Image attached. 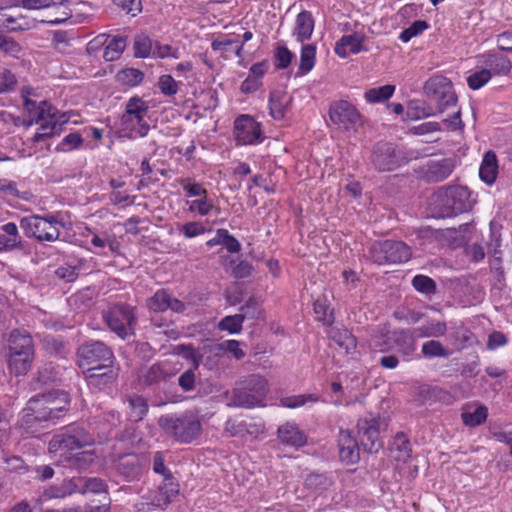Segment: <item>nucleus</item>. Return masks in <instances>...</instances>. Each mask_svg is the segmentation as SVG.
<instances>
[{
    "label": "nucleus",
    "instance_id": "f257e3e1",
    "mask_svg": "<svg viewBox=\"0 0 512 512\" xmlns=\"http://www.w3.org/2000/svg\"><path fill=\"white\" fill-rule=\"evenodd\" d=\"M473 204L471 192L464 186L442 187L434 194L431 202L436 218H449L468 212Z\"/></svg>",
    "mask_w": 512,
    "mask_h": 512
},
{
    "label": "nucleus",
    "instance_id": "f03ea898",
    "mask_svg": "<svg viewBox=\"0 0 512 512\" xmlns=\"http://www.w3.org/2000/svg\"><path fill=\"white\" fill-rule=\"evenodd\" d=\"M35 355L32 336L25 330L15 329L8 338L7 365L11 374L23 376L31 369Z\"/></svg>",
    "mask_w": 512,
    "mask_h": 512
},
{
    "label": "nucleus",
    "instance_id": "7ed1b4c3",
    "mask_svg": "<svg viewBox=\"0 0 512 512\" xmlns=\"http://www.w3.org/2000/svg\"><path fill=\"white\" fill-rule=\"evenodd\" d=\"M158 425L166 435L182 444H189L201 435V422L192 411L166 414L158 419Z\"/></svg>",
    "mask_w": 512,
    "mask_h": 512
},
{
    "label": "nucleus",
    "instance_id": "20e7f679",
    "mask_svg": "<svg viewBox=\"0 0 512 512\" xmlns=\"http://www.w3.org/2000/svg\"><path fill=\"white\" fill-rule=\"evenodd\" d=\"M268 391V382L263 376L249 375L232 390L229 406L248 409L263 406Z\"/></svg>",
    "mask_w": 512,
    "mask_h": 512
},
{
    "label": "nucleus",
    "instance_id": "39448f33",
    "mask_svg": "<svg viewBox=\"0 0 512 512\" xmlns=\"http://www.w3.org/2000/svg\"><path fill=\"white\" fill-rule=\"evenodd\" d=\"M103 319L112 332L125 340L135 332L136 307L126 303L114 304L103 312Z\"/></svg>",
    "mask_w": 512,
    "mask_h": 512
},
{
    "label": "nucleus",
    "instance_id": "423d86ee",
    "mask_svg": "<svg viewBox=\"0 0 512 512\" xmlns=\"http://www.w3.org/2000/svg\"><path fill=\"white\" fill-rule=\"evenodd\" d=\"M43 394L33 396L20 413L19 424L27 433H34L47 423H55Z\"/></svg>",
    "mask_w": 512,
    "mask_h": 512
},
{
    "label": "nucleus",
    "instance_id": "0eeeda50",
    "mask_svg": "<svg viewBox=\"0 0 512 512\" xmlns=\"http://www.w3.org/2000/svg\"><path fill=\"white\" fill-rule=\"evenodd\" d=\"M148 109L147 102L140 97L135 96L127 101L125 112L121 117V125L130 138L145 137L148 134L150 125L145 121Z\"/></svg>",
    "mask_w": 512,
    "mask_h": 512
},
{
    "label": "nucleus",
    "instance_id": "6e6552de",
    "mask_svg": "<svg viewBox=\"0 0 512 512\" xmlns=\"http://www.w3.org/2000/svg\"><path fill=\"white\" fill-rule=\"evenodd\" d=\"M369 254L374 263L386 265L407 262L411 258L412 251L406 243L388 239L374 242L369 249Z\"/></svg>",
    "mask_w": 512,
    "mask_h": 512
},
{
    "label": "nucleus",
    "instance_id": "1a4fd4ad",
    "mask_svg": "<svg viewBox=\"0 0 512 512\" xmlns=\"http://www.w3.org/2000/svg\"><path fill=\"white\" fill-rule=\"evenodd\" d=\"M424 94L435 101L438 113H443L457 104L458 98L453 83L447 77L436 74L427 79L423 86Z\"/></svg>",
    "mask_w": 512,
    "mask_h": 512
},
{
    "label": "nucleus",
    "instance_id": "9d476101",
    "mask_svg": "<svg viewBox=\"0 0 512 512\" xmlns=\"http://www.w3.org/2000/svg\"><path fill=\"white\" fill-rule=\"evenodd\" d=\"M63 226L52 214L46 216L32 215L24 217L20 221V226L24 230L25 235L29 238L33 237L38 241L53 242L59 239L60 231L57 225Z\"/></svg>",
    "mask_w": 512,
    "mask_h": 512
},
{
    "label": "nucleus",
    "instance_id": "9b49d317",
    "mask_svg": "<svg viewBox=\"0 0 512 512\" xmlns=\"http://www.w3.org/2000/svg\"><path fill=\"white\" fill-rule=\"evenodd\" d=\"M408 161L405 153L390 142H378L371 151L370 163L379 172L394 171Z\"/></svg>",
    "mask_w": 512,
    "mask_h": 512
},
{
    "label": "nucleus",
    "instance_id": "f8f14e48",
    "mask_svg": "<svg viewBox=\"0 0 512 512\" xmlns=\"http://www.w3.org/2000/svg\"><path fill=\"white\" fill-rule=\"evenodd\" d=\"M92 435L82 424H71L66 426L61 433L51 439L49 446L51 450L73 451L93 444Z\"/></svg>",
    "mask_w": 512,
    "mask_h": 512
},
{
    "label": "nucleus",
    "instance_id": "ddd939ff",
    "mask_svg": "<svg viewBox=\"0 0 512 512\" xmlns=\"http://www.w3.org/2000/svg\"><path fill=\"white\" fill-rule=\"evenodd\" d=\"M78 366L84 371L88 367L113 364L112 350L102 341L91 340L81 344L77 349Z\"/></svg>",
    "mask_w": 512,
    "mask_h": 512
},
{
    "label": "nucleus",
    "instance_id": "4468645a",
    "mask_svg": "<svg viewBox=\"0 0 512 512\" xmlns=\"http://www.w3.org/2000/svg\"><path fill=\"white\" fill-rule=\"evenodd\" d=\"M387 425L380 417L369 415L357 422L358 435L363 450L369 454L377 453L383 446L380 431Z\"/></svg>",
    "mask_w": 512,
    "mask_h": 512
},
{
    "label": "nucleus",
    "instance_id": "2eb2a0df",
    "mask_svg": "<svg viewBox=\"0 0 512 512\" xmlns=\"http://www.w3.org/2000/svg\"><path fill=\"white\" fill-rule=\"evenodd\" d=\"M69 4V0H20L14 3L13 6H20L27 10L55 9L57 16L53 19L41 20V23L58 25L72 17ZM8 7H12V5Z\"/></svg>",
    "mask_w": 512,
    "mask_h": 512
},
{
    "label": "nucleus",
    "instance_id": "dca6fc26",
    "mask_svg": "<svg viewBox=\"0 0 512 512\" xmlns=\"http://www.w3.org/2000/svg\"><path fill=\"white\" fill-rule=\"evenodd\" d=\"M330 120L346 129L350 130L362 121V116L357 108L346 100L334 101L329 107Z\"/></svg>",
    "mask_w": 512,
    "mask_h": 512
},
{
    "label": "nucleus",
    "instance_id": "f3484780",
    "mask_svg": "<svg viewBox=\"0 0 512 512\" xmlns=\"http://www.w3.org/2000/svg\"><path fill=\"white\" fill-rule=\"evenodd\" d=\"M455 167L454 158L429 159L419 168L418 173L427 183H438L447 179Z\"/></svg>",
    "mask_w": 512,
    "mask_h": 512
},
{
    "label": "nucleus",
    "instance_id": "a211bd4d",
    "mask_svg": "<svg viewBox=\"0 0 512 512\" xmlns=\"http://www.w3.org/2000/svg\"><path fill=\"white\" fill-rule=\"evenodd\" d=\"M29 94L30 92L26 89L22 90L24 108L29 115V119L24 120L22 123L24 126L30 127L34 124L42 123L61 113L46 100L37 103L35 100L30 99L28 97Z\"/></svg>",
    "mask_w": 512,
    "mask_h": 512
},
{
    "label": "nucleus",
    "instance_id": "6ab92c4d",
    "mask_svg": "<svg viewBox=\"0 0 512 512\" xmlns=\"http://www.w3.org/2000/svg\"><path fill=\"white\" fill-rule=\"evenodd\" d=\"M234 136L237 142L243 145H253L263 140L260 124L245 114L235 119Z\"/></svg>",
    "mask_w": 512,
    "mask_h": 512
},
{
    "label": "nucleus",
    "instance_id": "aec40b11",
    "mask_svg": "<svg viewBox=\"0 0 512 512\" xmlns=\"http://www.w3.org/2000/svg\"><path fill=\"white\" fill-rule=\"evenodd\" d=\"M83 373L89 388L98 391L111 384L117 376L112 364L88 367Z\"/></svg>",
    "mask_w": 512,
    "mask_h": 512
},
{
    "label": "nucleus",
    "instance_id": "412c9836",
    "mask_svg": "<svg viewBox=\"0 0 512 512\" xmlns=\"http://www.w3.org/2000/svg\"><path fill=\"white\" fill-rule=\"evenodd\" d=\"M146 306L151 312L161 313L170 309L176 313H182L185 310V304L164 290H157L153 296L146 300Z\"/></svg>",
    "mask_w": 512,
    "mask_h": 512
},
{
    "label": "nucleus",
    "instance_id": "4be33fe9",
    "mask_svg": "<svg viewBox=\"0 0 512 512\" xmlns=\"http://www.w3.org/2000/svg\"><path fill=\"white\" fill-rule=\"evenodd\" d=\"M338 447L340 460L346 464H356L360 459L358 442L349 430L340 429L338 436Z\"/></svg>",
    "mask_w": 512,
    "mask_h": 512
},
{
    "label": "nucleus",
    "instance_id": "5701e85b",
    "mask_svg": "<svg viewBox=\"0 0 512 512\" xmlns=\"http://www.w3.org/2000/svg\"><path fill=\"white\" fill-rule=\"evenodd\" d=\"M69 121L66 113H60L55 117L41 123L39 131L32 137L33 143H38L61 133V127Z\"/></svg>",
    "mask_w": 512,
    "mask_h": 512
},
{
    "label": "nucleus",
    "instance_id": "b1692460",
    "mask_svg": "<svg viewBox=\"0 0 512 512\" xmlns=\"http://www.w3.org/2000/svg\"><path fill=\"white\" fill-rule=\"evenodd\" d=\"M179 494V484L171 478H164L152 500L153 505L165 509Z\"/></svg>",
    "mask_w": 512,
    "mask_h": 512
},
{
    "label": "nucleus",
    "instance_id": "393cba45",
    "mask_svg": "<svg viewBox=\"0 0 512 512\" xmlns=\"http://www.w3.org/2000/svg\"><path fill=\"white\" fill-rule=\"evenodd\" d=\"M481 62L486 70H491L492 75L506 76L512 68V62L499 53H486L481 56Z\"/></svg>",
    "mask_w": 512,
    "mask_h": 512
},
{
    "label": "nucleus",
    "instance_id": "a878e982",
    "mask_svg": "<svg viewBox=\"0 0 512 512\" xmlns=\"http://www.w3.org/2000/svg\"><path fill=\"white\" fill-rule=\"evenodd\" d=\"M116 470L127 481L136 480L142 473L140 458L135 454L121 456L116 464Z\"/></svg>",
    "mask_w": 512,
    "mask_h": 512
},
{
    "label": "nucleus",
    "instance_id": "bb28decb",
    "mask_svg": "<svg viewBox=\"0 0 512 512\" xmlns=\"http://www.w3.org/2000/svg\"><path fill=\"white\" fill-rule=\"evenodd\" d=\"M398 352L404 357H410L416 351V334L413 329H399L392 332Z\"/></svg>",
    "mask_w": 512,
    "mask_h": 512
},
{
    "label": "nucleus",
    "instance_id": "cd10ccee",
    "mask_svg": "<svg viewBox=\"0 0 512 512\" xmlns=\"http://www.w3.org/2000/svg\"><path fill=\"white\" fill-rule=\"evenodd\" d=\"M277 433L279 440L285 445L299 448L307 442L305 434L294 424L285 423L278 428Z\"/></svg>",
    "mask_w": 512,
    "mask_h": 512
},
{
    "label": "nucleus",
    "instance_id": "c85d7f7f",
    "mask_svg": "<svg viewBox=\"0 0 512 512\" xmlns=\"http://www.w3.org/2000/svg\"><path fill=\"white\" fill-rule=\"evenodd\" d=\"M4 234H0V251H13L21 249L22 239L15 223L9 222L1 227Z\"/></svg>",
    "mask_w": 512,
    "mask_h": 512
},
{
    "label": "nucleus",
    "instance_id": "c756f323",
    "mask_svg": "<svg viewBox=\"0 0 512 512\" xmlns=\"http://www.w3.org/2000/svg\"><path fill=\"white\" fill-rule=\"evenodd\" d=\"M170 376L162 363H154L141 372L139 380L144 387H150L165 382Z\"/></svg>",
    "mask_w": 512,
    "mask_h": 512
},
{
    "label": "nucleus",
    "instance_id": "7c9ffc66",
    "mask_svg": "<svg viewBox=\"0 0 512 512\" xmlns=\"http://www.w3.org/2000/svg\"><path fill=\"white\" fill-rule=\"evenodd\" d=\"M363 41L364 36L357 33L344 35L336 42L335 53L341 58L347 57L349 53L356 54L362 50Z\"/></svg>",
    "mask_w": 512,
    "mask_h": 512
},
{
    "label": "nucleus",
    "instance_id": "2f4dec72",
    "mask_svg": "<svg viewBox=\"0 0 512 512\" xmlns=\"http://www.w3.org/2000/svg\"><path fill=\"white\" fill-rule=\"evenodd\" d=\"M43 395L47 400L50 412H52L55 421L58 420L68 409L70 403L68 393L64 391L53 390L47 393H43Z\"/></svg>",
    "mask_w": 512,
    "mask_h": 512
},
{
    "label": "nucleus",
    "instance_id": "473e14b6",
    "mask_svg": "<svg viewBox=\"0 0 512 512\" xmlns=\"http://www.w3.org/2000/svg\"><path fill=\"white\" fill-rule=\"evenodd\" d=\"M314 30V18L310 11H301L295 21L293 35L299 42L309 40Z\"/></svg>",
    "mask_w": 512,
    "mask_h": 512
},
{
    "label": "nucleus",
    "instance_id": "72a5a7b5",
    "mask_svg": "<svg viewBox=\"0 0 512 512\" xmlns=\"http://www.w3.org/2000/svg\"><path fill=\"white\" fill-rule=\"evenodd\" d=\"M498 174V161L493 151L484 154L482 163L479 168V176L482 181L491 185L495 182Z\"/></svg>",
    "mask_w": 512,
    "mask_h": 512
},
{
    "label": "nucleus",
    "instance_id": "f704fd0d",
    "mask_svg": "<svg viewBox=\"0 0 512 512\" xmlns=\"http://www.w3.org/2000/svg\"><path fill=\"white\" fill-rule=\"evenodd\" d=\"M80 484H82V478L64 480L60 485L47 489L45 495L49 498H64L75 492H80Z\"/></svg>",
    "mask_w": 512,
    "mask_h": 512
},
{
    "label": "nucleus",
    "instance_id": "c9c22d12",
    "mask_svg": "<svg viewBox=\"0 0 512 512\" xmlns=\"http://www.w3.org/2000/svg\"><path fill=\"white\" fill-rule=\"evenodd\" d=\"M291 98L282 91H272L269 96L270 115L275 120H282L285 117L286 106Z\"/></svg>",
    "mask_w": 512,
    "mask_h": 512
},
{
    "label": "nucleus",
    "instance_id": "e433bc0d",
    "mask_svg": "<svg viewBox=\"0 0 512 512\" xmlns=\"http://www.w3.org/2000/svg\"><path fill=\"white\" fill-rule=\"evenodd\" d=\"M330 338L347 353L354 350L357 346L356 338L346 328L334 327L330 331Z\"/></svg>",
    "mask_w": 512,
    "mask_h": 512
},
{
    "label": "nucleus",
    "instance_id": "4c0bfd02",
    "mask_svg": "<svg viewBox=\"0 0 512 512\" xmlns=\"http://www.w3.org/2000/svg\"><path fill=\"white\" fill-rule=\"evenodd\" d=\"M129 417L134 422L141 421L148 412V403L142 397L134 395L128 398Z\"/></svg>",
    "mask_w": 512,
    "mask_h": 512
},
{
    "label": "nucleus",
    "instance_id": "58836bf2",
    "mask_svg": "<svg viewBox=\"0 0 512 512\" xmlns=\"http://www.w3.org/2000/svg\"><path fill=\"white\" fill-rule=\"evenodd\" d=\"M435 112L432 107L423 100H412L406 111V115L410 120H418L433 116Z\"/></svg>",
    "mask_w": 512,
    "mask_h": 512
},
{
    "label": "nucleus",
    "instance_id": "ea45409f",
    "mask_svg": "<svg viewBox=\"0 0 512 512\" xmlns=\"http://www.w3.org/2000/svg\"><path fill=\"white\" fill-rule=\"evenodd\" d=\"M316 47L313 44H306L302 46L300 53L299 72L300 75H305L310 72L315 65Z\"/></svg>",
    "mask_w": 512,
    "mask_h": 512
},
{
    "label": "nucleus",
    "instance_id": "a19ab883",
    "mask_svg": "<svg viewBox=\"0 0 512 512\" xmlns=\"http://www.w3.org/2000/svg\"><path fill=\"white\" fill-rule=\"evenodd\" d=\"M126 48V37L115 36L113 37L104 49L103 58L106 61H115Z\"/></svg>",
    "mask_w": 512,
    "mask_h": 512
},
{
    "label": "nucleus",
    "instance_id": "79ce46f5",
    "mask_svg": "<svg viewBox=\"0 0 512 512\" xmlns=\"http://www.w3.org/2000/svg\"><path fill=\"white\" fill-rule=\"evenodd\" d=\"M413 330L416 337L419 338L441 337L446 333L447 326L445 322L437 321L414 328Z\"/></svg>",
    "mask_w": 512,
    "mask_h": 512
},
{
    "label": "nucleus",
    "instance_id": "37998d69",
    "mask_svg": "<svg viewBox=\"0 0 512 512\" xmlns=\"http://www.w3.org/2000/svg\"><path fill=\"white\" fill-rule=\"evenodd\" d=\"M133 48L136 58H147L153 53L154 43L149 36L138 34L134 38Z\"/></svg>",
    "mask_w": 512,
    "mask_h": 512
},
{
    "label": "nucleus",
    "instance_id": "c03bdc74",
    "mask_svg": "<svg viewBox=\"0 0 512 512\" xmlns=\"http://www.w3.org/2000/svg\"><path fill=\"white\" fill-rule=\"evenodd\" d=\"M394 91L395 86L387 84L367 90L364 97L369 103H379L388 100L393 95Z\"/></svg>",
    "mask_w": 512,
    "mask_h": 512
},
{
    "label": "nucleus",
    "instance_id": "a18cd8bd",
    "mask_svg": "<svg viewBox=\"0 0 512 512\" xmlns=\"http://www.w3.org/2000/svg\"><path fill=\"white\" fill-rule=\"evenodd\" d=\"M314 313L316 319L325 325H331L334 321L332 310H330L328 301L325 296L318 297L314 302Z\"/></svg>",
    "mask_w": 512,
    "mask_h": 512
},
{
    "label": "nucleus",
    "instance_id": "49530a36",
    "mask_svg": "<svg viewBox=\"0 0 512 512\" xmlns=\"http://www.w3.org/2000/svg\"><path fill=\"white\" fill-rule=\"evenodd\" d=\"M84 263L83 259H79L76 264H64L56 269L55 274L59 279L67 283L73 282L78 278Z\"/></svg>",
    "mask_w": 512,
    "mask_h": 512
},
{
    "label": "nucleus",
    "instance_id": "de8ad7c7",
    "mask_svg": "<svg viewBox=\"0 0 512 512\" xmlns=\"http://www.w3.org/2000/svg\"><path fill=\"white\" fill-rule=\"evenodd\" d=\"M96 456L93 451H82L69 457V467L79 471L88 469L94 462Z\"/></svg>",
    "mask_w": 512,
    "mask_h": 512
},
{
    "label": "nucleus",
    "instance_id": "09e8293b",
    "mask_svg": "<svg viewBox=\"0 0 512 512\" xmlns=\"http://www.w3.org/2000/svg\"><path fill=\"white\" fill-rule=\"evenodd\" d=\"M422 354L427 358L444 357L447 358L450 352L437 340H429L422 344Z\"/></svg>",
    "mask_w": 512,
    "mask_h": 512
},
{
    "label": "nucleus",
    "instance_id": "8fccbe9b",
    "mask_svg": "<svg viewBox=\"0 0 512 512\" xmlns=\"http://www.w3.org/2000/svg\"><path fill=\"white\" fill-rule=\"evenodd\" d=\"M488 416V410L485 406H478L474 412H464L461 417L463 423L470 427H475L484 423Z\"/></svg>",
    "mask_w": 512,
    "mask_h": 512
},
{
    "label": "nucleus",
    "instance_id": "3c124183",
    "mask_svg": "<svg viewBox=\"0 0 512 512\" xmlns=\"http://www.w3.org/2000/svg\"><path fill=\"white\" fill-rule=\"evenodd\" d=\"M412 286L420 293L431 295L436 293L435 281L426 275H416L412 279Z\"/></svg>",
    "mask_w": 512,
    "mask_h": 512
},
{
    "label": "nucleus",
    "instance_id": "603ef678",
    "mask_svg": "<svg viewBox=\"0 0 512 512\" xmlns=\"http://www.w3.org/2000/svg\"><path fill=\"white\" fill-rule=\"evenodd\" d=\"M144 73L136 68H126L118 72L117 79L126 85L136 86L143 81Z\"/></svg>",
    "mask_w": 512,
    "mask_h": 512
},
{
    "label": "nucleus",
    "instance_id": "864d4df0",
    "mask_svg": "<svg viewBox=\"0 0 512 512\" xmlns=\"http://www.w3.org/2000/svg\"><path fill=\"white\" fill-rule=\"evenodd\" d=\"M429 24L425 20H416L409 27L405 28L399 35V39L407 43L428 29Z\"/></svg>",
    "mask_w": 512,
    "mask_h": 512
},
{
    "label": "nucleus",
    "instance_id": "5fc2aeb1",
    "mask_svg": "<svg viewBox=\"0 0 512 512\" xmlns=\"http://www.w3.org/2000/svg\"><path fill=\"white\" fill-rule=\"evenodd\" d=\"M107 489L108 486L106 482L96 477L82 479V484H80V492L83 494L87 492L99 494L102 492H107Z\"/></svg>",
    "mask_w": 512,
    "mask_h": 512
},
{
    "label": "nucleus",
    "instance_id": "6e6d98bb",
    "mask_svg": "<svg viewBox=\"0 0 512 512\" xmlns=\"http://www.w3.org/2000/svg\"><path fill=\"white\" fill-rule=\"evenodd\" d=\"M318 398L313 394H302L287 396L280 399V403L283 407L287 408H298L305 405L307 402H316Z\"/></svg>",
    "mask_w": 512,
    "mask_h": 512
},
{
    "label": "nucleus",
    "instance_id": "4d7b16f0",
    "mask_svg": "<svg viewBox=\"0 0 512 512\" xmlns=\"http://www.w3.org/2000/svg\"><path fill=\"white\" fill-rule=\"evenodd\" d=\"M240 316L245 319H259L262 315V310L256 298L250 297L243 306L240 308Z\"/></svg>",
    "mask_w": 512,
    "mask_h": 512
},
{
    "label": "nucleus",
    "instance_id": "13d9d810",
    "mask_svg": "<svg viewBox=\"0 0 512 512\" xmlns=\"http://www.w3.org/2000/svg\"><path fill=\"white\" fill-rule=\"evenodd\" d=\"M393 445L395 446L396 450L399 452V458L406 460L410 458L411 456V444L407 437V435L403 432H399L396 434L394 438Z\"/></svg>",
    "mask_w": 512,
    "mask_h": 512
},
{
    "label": "nucleus",
    "instance_id": "bf43d9fd",
    "mask_svg": "<svg viewBox=\"0 0 512 512\" xmlns=\"http://www.w3.org/2000/svg\"><path fill=\"white\" fill-rule=\"evenodd\" d=\"M491 70L485 68L474 72L467 78V84L470 89L477 90L483 87L491 79Z\"/></svg>",
    "mask_w": 512,
    "mask_h": 512
},
{
    "label": "nucleus",
    "instance_id": "052dcab7",
    "mask_svg": "<svg viewBox=\"0 0 512 512\" xmlns=\"http://www.w3.org/2000/svg\"><path fill=\"white\" fill-rule=\"evenodd\" d=\"M243 321V317L240 314L226 316L220 321L219 328L231 334H236L241 331Z\"/></svg>",
    "mask_w": 512,
    "mask_h": 512
},
{
    "label": "nucleus",
    "instance_id": "680f3d73",
    "mask_svg": "<svg viewBox=\"0 0 512 512\" xmlns=\"http://www.w3.org/2000/svg\"><path fill=\"white\" fill-rule=\"evenodd\" d=\"M179 184L186 191L188 197H206L207 190L200 183H192L190 178H182Z\"/></svg>",
    "mask_w": 512,
    "mask_h": 512
},
{
    "label": "nucleus",
    "instance_id": "e2e57ef3",
    "mask_svg": "<svg viewBox=\"0 0 512 512\" xmlns=\"http://www.w3.org/2000/svg\"><path fill=\"white\" fill-rule=\"evenodd\" d=\"M305 483L309 488L315 491L326 490L331 485V481L326 475L317 473L309 474Z\"/></svg>",
    "mask_w": 512,
    "mask_h": 512
},
{
    "label": "nucleus",
    "instance_id": "0e129e2a",
    "mask_svg": "<svg viewBox=\"0 0 512 512\" xmlns=\"http://www.w3.org/2000/svg\"><path fill=\"white\" fill-rule=\"evenodd\" d=\"M158 87L161 93L165 96H174L178 92V84L169 74L159 77Z\"/></svg>",
    "mask_w": 512,
    "mask_h": 512
},
{
    "label": "nucleus",
    "instance_id": "69168bd1",
    "mask_svg": "<svg viewBox=\"0 0 512 512\" xmlns=\"http://www.w3.org/2000/svg\"><path fill=\"white\" fill-rule=\"evenodd\" d=\"M153 56L161 59L168 57L177 59L179 58V50L169 44H161L156 41L154 43Z\"/></svg>",
    "mask_w": 512,
    "mask_h": 512
},
{
    "label": "nucleus",
    "instance_id": "338daca9",
    "mask_svg": "<svg viewBox=\"0 0 512 512\" xmlns=\"http://www.w3.org/2000/svg\"><path fill=\"white\" fill-rule=\"evenodd\" d=\"M196 382V374L193 369L184 371L178 377V385L184 392H190L194 390Z\"/></svg>",
    "mask_w": 512,
    "mask_h": 512
},
{
    "label": "nucleus",
    "instance_id": "774afa93",
    "mask_svg": "<svg viewBox=\"0 0 512 512\" xmlns=\"http://www.w3.org/2000/svg\"><path fill=\"white\" fill-rule=\"evenodd\" d=\"M293 58L292 52L287 47H279L275 53V67L277 69H286Z\"/></svg>",
    "mask_w": 512,
    "mask_h": 512
}]
</instances>
